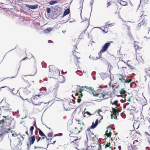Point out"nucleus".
<instances>
[{
    "label": "nucleus",
    "instance_id": "obj_1",
    "mask_svg": "<svg viewBox=\"0 0 150 150\" xmlns=\"http://www.w3.org/2000/svg\"><path fill=\"white\" fill-rule=\"evenodd\" d=\"M15 122L14 120L13 119L11 120L10 122V123L8 124V126L11 128L2 131L0 132L1 133H2L3 135H5L6 133H7L9 132V131H10L11 129H14L15 128Z\"/></svg>",
    "mask_w": 150,
    "mask_h": 150
},
{
    "label": "nucleus",
    "instance_id": "obj_2",
    "mask_svg": "<svg viewBox=\"0 0 150 150\" xmlns=\"http://www.w3.org/2000/svg\"><path fill=\"white\" fill-rule=\"evenodd\" d=\"M52 17L55 18L57 17L61 14L60 12V8L59 7L54 8L53 10L52 11Z\"/></svg>",
    "mask_w": 150,
    "mask_h": 150
},
{
    "label": "nucleus",
    "instance_id": "obj_3",
    "mask_svg": "<svg viewBox=\"0 0 150 150\" xmlns=\"http://www.w3.org/2000/svg\"><path fill=\"white\" fill-rule=\"evenodd\" d=\"M112 41H109L108 42L106 43L102 47L101 50V52H105L106 51L110 46V43L112 42Z\"/></svg>",
    "mask_w": 150,
    "mask_h": 150
},
{
    "label": "nucleus",
    "instance_id": "obj_4",
    "mask_svg": "<svg viewBox=\"0 0 150 150\" xmlns=\"http://www.w3.org/2000/svg\"><path fill=\"white\" fill-rule=\"evenodd\" d=\"M84 87L88 90L90 93H92L94 96H98L99 94L96 93V91H94V90L92 89L91 87H88L86 86H85Z\"/></svg>",
    "mask_w": 150,
    "mask_h": 150
},
{
    "label": "nucleus",
    "instance_id": "obj_5",
    "mask_svg": "<svg viewBox=\"0 0 150 150\" xmlns=\"http://www.w3.org/2000/svg\"><path fill=\"white\" fill-rule=\"evenodd\" d=\"M28 139L30 141V146H31L33 144L35 140V138L34 135L31 136L30 137H29Z\"/></svg>",
    "mask_w": 150,
    "mask_h": 150
},
{
    "label": "nucleus",
    "instance_id": "obj_6",
    "mask_svg": "<svg viewBox=\"0 0 150 150\" xmlns=\"http://www.w3.org/2000/svg\"><path fill=\"white\" fill-rule=\"evenodd\" d=\"M25 6L31 9H35L38 8V4L34 5H29L25 4Z\"/></svg>",
    "mask_w": 150,
    "mask_h": 150
},
{
    "label": "nucleus",
    "instance_id": "obj_7",
    "mask_svg": "<svg viewBox=\"0 0 150 150\" xmlns=\"http://www.w3.org/2000/svg\"><path fill=\"white\" fill-rule=\"evenodd\" d=\"M120 76H121V78H119L118 79L121 82H125V76H123L121 74H118Z\"/></svg>",
    "mask_w": 150,
    "mask_h": 150
},
{
    "label": "nucleus",
    "instance_id": "obj_8",
    "mask_svg": "<svg viewBox=\"0 0 150 150\" xmlns=\"http://www.w3.org/2000/svg\"><path fill=\"white\" fill-rule=\"evenodd\" d=\"M53 28H47L46 29H44L43 30V32L45 33H47L51 31L53 29Z\"/></svg>",
    "mask_w": 150,
    "mask_h": 150
},
{
    "label": "nucleus",
    "instance_id": "obj_9",
    "mask_svg": "<svg viewBox=\"0 0 150 150\" xmlns=\"http://www.w3.org/2000/svg\"><path fill=\"white\" fill-rule=\"evenodd\" d=\"M79 87H78L76 89V92H75V91L74 92L75 93V94L79 95V93L81 92V87L80 86H78Z\"/></svg>",
    "mask_w": 150,
    "mask_h": 150
},
{
    "label": "nucleus",
    "instance_id": "obj_10",
    "mask_svg": "<svg viewBox=\"0 0 150 150\" xmlns=\"http://www.w3.org/2000/svg\"><path fill=\"white\" fill-rule=\"evenodd\" d=\"M49 68L50 72H52V71L53 72H54V69H55V68L53 65H50L49 67Z\"/></svg>",
    "mask_w": 150,
    "mask_h": 150
},
{
    "label": "nucleus",
    "instance_id": "obj_11",
    "mask_svg": "<svg viewBox=\"0 0 150 150\" xmlns=\"http://www.w3.org/2000/svg\"><path fill=\"white\" fill-rule=\"evenodd\" d=\"M57 1L56 0H51L49 1L48 2V4L50 5H54V4L57 3Z\"/></svg>",
    "mask_w": 150,
    "mask_h": 150
},
{
    "label": "nucleus",
    "instance_id": "obj_12",
    "mask_svg": "<svg viewBox=\"0 0 150 150\" xmlns=\"http://www.w3.org/2000/svg\"><path fill=\"white\" fill-rule=\"evenodd\" d=\"M120 2H119V3L122 5L123 6H126L127 5V3L126 2L122 0H120Z\"/></svg>",
    "mask_w": 150,
    "mask_h": 150
},
{
    "label": "nucleus",
    "instance_id": "obj_13",
    "mask_svg": "<svg viewBox=\"0 0 150 150\" xmlns=\"http://www.w3.org/2000/svg\"><path fill=\"white\" fill-rule=\"evenodd\" d=\"M100 74L101 77L103 80L104 78H105L107 77L108 75L105 73H101Z\"/></svg>",
    "mask_w": 150,
    "mask_h": 150
},
{
    "label": "nucleus",
    "instance_id": "obj_14",
    "mask_svg": "<svg viewBox=\"0 0 150 150\" xmlns=\"http://www.w3.org/2000/svg\"><path fill=\"white\" fill-rule=\"evenodd\" d=\"M58 86H56V88H54L53 89H52V88H50L49 89V90L50 91V92L51 93L52 92H53V91H57V87Z\"/></svg>",
    "mask_w": 150,
    "mask_h": 150
},
{
    "label": "nucleus",
    "instance_id": "obj_15",
    "mask_svg": "<svg viewBox=\"0 0 150 150\" xmlns=\"http://www.w3.org/2000/svg\"><path fill=\"white\" fill-rule=\"evenodd\" d=\"M97 126L94 122H93L92 123V125L90 126V128L91 129H94Z\"/></svg>",
    "mask_w": 150,
    "mask_h": 150
},
{
    "label": "nucleus",
    "instance_id": "obj_16",
    "mask_svg": "<svg viewBox=\"0 0 150 150\" xmlns=\"http://www.w3.org/2000/svg\"><path fill=\"white\" fill-rule=\"evenodd\" d=\"M127 93L126 90L124 88H122L120 91V94L123 95Z\"/></svg>",
    "mask_w": 150,
    "mask_h": 150
},
{
    "label": "nucleus",
    "instance_id": "obj_17",
    "mask_svg": "<svg viewBox=\"0 0 150 150\" xmlns=\"http://www.w3.org/2000/svg\"><path fill=\"white\" fill-rule=\"evenodd\" d=\"M3 117H4V118H6L5 120L3 119V120H0V124H1V123H3L4 122H5L6 120L7 119V117H8L7 116H3Z\"/></svg>",
    "mask_w": 150,
    "mask_h": 150
},
{
    "label": "nucleus",
    "instance_id": "obj_18",
    "mask_svg": "<svg viewBox=\"0 0 150 150\" xmlns=\"http://www.w3.org/2000/svg\"><path fill=\"white\" fill-rule=\"evenodd\" d=\"M89 58L92 60H96L98 59V57H94L92 56H91V55H90L89 57Z\"/></svg>",
    "mask_w": 150,
    "mask_h": 150
},
{
    "label": "nucleus",
    "instance_id": "obj_19",
    "mask_svg": "<svg viewBox=\"0 0 150 150\" xmlns=\"http://www.w3.org/2000/svg\"><path fill=\"white\" fill-rule=\"evenodd\" d=\"M54 70L55 73L56 74V75H59L60 70L56 68Z\"/></svg>",
    "mask_w": 150,
    "mask_h": 150
},
{
    "label": "nucleus",
    "instance_id": "obj_20",
    "mask_svg": "<svg viewBox=\"0 0 150 150\" xmlns=\"http://www.w3.org/2000/svg\"><path fill=\"white\" fill-rule=\"evenodd\" d=\"M64 12L67 15L70 12V10L69 8H68L66 9L64 11Z\"/></svg>",
    "mask_w": 150,
    "mask_h": 150
},
{
    "label": "nucleus",
    "instance_id": "obj_21",
    "mask_svg": "<svg viewBox=\"0 0 150 150\" xmlns=\"http://www.w3.org/2000/svg\"><path fill=\"white\" fill-rule=\"evenodd\" d=\"M111 135L112 133L110 132H109L108 135H107L105 136V138H108V137H109L110 138V139L111 140H112V138L111 137Z\"/></svg>",
    "mask_w": 150,
    "mask_h": 150
},
{
    "label": "nucleus",
    "instance_id": "obj_22",
    "mask_svg": "<svg viewBox=\"0 0 150 150\" xmlns=\"http://www.w3.org/2000/svg\"><path fill=\"white\" fill-rule=\"evenodd\" d=\"M39 134L42 137H45V135L41 130H39Z\"/></svg>",
    "mask_w": 150,
    "mask_h": 150
},
{
    "label": "nucleus",
    "instance_id": "obj_23",
    "mask_svg": "<svg viewBox=\"0 0 150 150\" xmlns=\"http://www.w3.org/2000/svg\"><path fill=\"white\" fill-rule=\"evenodd\" d=\"M24 92L26 94H28L29 93L31 92L30 91H29L26 89V87L25 88V90H24Z\"/></svg>",
    "mask_w": 150,
    "mask_h": 150
},
{
    "label": "nucleus",
    "instance_id": "obj_24",
    "mask_svg": "<svg viewBox=\"0 0 150 150\" xmlns=\"http://www.w3.org/2000/svg\"><path fill=\"white\" fill-rule=\"evenodd\" d=\"M145 20H143L140 23H138V26L139 27H140L141 25H142L144 23Z\"/></svg>",
    "mask_w": 150,
    "mask_h": 150
},
{
    "label": "nucleus",
    "instance_id": "obj_25",
    "mask_svg": "<svg viewBox=\"0 0 150 150\" xmlns=\"http://www.w3.org/2000/svg\"><path fill=\"white\" fill-rule=\"evenodd\" d=\"M115 113L117 115H118L119 114V112L117 108H116V109L114 111Z\"/></svg>",
    "mask_w": 150,
    "mask_h": 150
},
{
    "label": "nucleus",
    "instance_id": "obj_26",
    "mask_svg": "<svg viewBox=\"0 0 150 150\" xmlns=\"http://www.w3.org/2000/svg\"><path fill=\"white\" fill-rule=\"evenodd\" d=\"M46 11L47 13H50L51 12V8L49 7L47 8H46Z\"/></svg>",
    "mask_w": 150,
    "mask_h": 150
},
{
    "label": "nucleus",
    "instance_id": "obj_27",
    "mask_svg": "<svg viewBox=\"0 0 150 150\" xmlns=\"http://www.w3.org/2000/svg\"><path fill=\"white\" fill-rule=\"evenodd\" d=\"M3 135L2 133L0 132V142L2 140L3 138Z\"/></svg>",
    "mask_w": 150,
    "mask_h": 150
},
{
    "label": "nucleus",
    "instance_id": "obj_28",
    "mask_svg": "<svg viewBox=\"0 0 150 150\" xmlns=\"http://www.w3.org/2000/svg\"><path fill=\"white\" fill-rule=\"evenodd\" d=\"M94 0H91V1L90 2V4L91 5V11H92V8H93V7H92V5L93 4Z\"/></svg>",
    "mask_w": 150,
    "mask_h": 150
},
{
    "label": "nucleus",
    "instance_id": "obj_29",
    "mask_svg": "<svg viewBox=\"0 0 150 150\" xmlns=\"http://www.w3.org/2000/svg\"><path fill=\"white\" fill-rule=\"evenodd\" d=\"M111 144L110 142L106 144H104L103 145H105V149H106L107 147H108L110 146V145Z\"/></svg>",
    "mask_w": 150,
    "mask_h": 150
},
{
    "label": "nucleus",
    "instance_id": "obj_30",
    "mask_svg": "<svg viewBox=\"0 0 150 150\" xmlns=\"http://www.w3.org/2000/svg\"><path fill=\"white\" fill-rule=\"evenodd\" d=\"M43 103V102H40V103L35 104H34L33 102H32L33 104L35 106H40L41 105V104L42 103Z\"/></svg>",
    "mask_w": 150,
    "mask_h": 150
},
{
    "label": "nucleus",
    "instance_id": "obj_31",
    "mask_svg": "<svg viewBox=\"0 0 150 150\" xmlns=\"http://www.w3.org/2000/svg\"><path fill=\"white\" fill-rule=\"evenodd\" d=\"M118 100H116L114 101L112 105H116L118 103Z\"/></svg>",
    "mask_w": 150,
    "mask_h": 150
},
{
    "label": "nucleus",
    "instance_id": "obj_32",
    "mask_svg": "<svg viewBox=\"0 0 150 150\" xmlns=\"http://www.w3.org/2000/svg\"><path fill=\"white\" fill-rule=\"evenodd\" d=\"M87 132L88 133H89L90 132H91V130H90V129H87L86 131V135H87V134L86 133V132ZM86 138H87V141L88 140V137L87 136H86Z\"/></svg>",
    "mask_w": 150,
    "mask_h": 150
},
{
    "label": "nucleus",
    "instance_id": "obj_33",
    "mask_svg": "<svg viewBox=\"0 0 150 150\" xmlns=\"http://www.w3.org/2000/svg\"><path fill=\"white\" fill-rule=\"evenodd\" d=\"M115 88L114 89H113V91H112V92L110 93V94L109 95V96H110L112 94H115L114 92L115 91Z\"/></svg>",
    "mask_w": 150,
    "mask_h": 150
},
{
    "label": "nucleus",
    "instance_id": "obj_34",
    "mask_svg": "<svg viewBox=\"0 0 150 150\" xmlns=\"http://www.w3.org/2000/svg\"><path fill=\"white\" fill-rule=\"evenodd\" d=\"M104 52H101V50H100V52L98 53V55L99 56V57L98 58V59H99L100 58V57L101 56V53H103Z\"/></svg>",
    "mask_w": 150,
    "mask_h": 150
},
{
    "label": "nucleus",
    "instance_id": "obj_35",
    "mask_svg": "<svg viewBox=\"0 0 150 150\" xmlns=\"http://www.w3.org/2000/svg\"><path fill=\"white\" fill-rule=\"evenodd\" d=\"M34 129V127L33 126H32L30 127V132H32L33 131V130Z\"/></svg>",
    "mask_w": 150,
    "mask_h": 150
},
{
    "label": "nucleus",
    "instance_id": "obj_36",
    "mask_svg": "<svg viewBox=\"0 0 150 150\" xmlns=\"http://www.w3.org/2000/svg\"><path fill=\"white\" fill-rule=\"evenodd\" d=\"M79 93H80L79 95L75 94L76 96H78V95H80V98L82 97L83 96V93H82L81 92Z\"/></svg>",
    "mask_w": 150,
    "mask_h": 150
},
{
    "label": "nucleus",
    "instance_id": "obj_37",
    "mask_svg": "<svg viewBox=\"0 0 150 150\" xmlns=\"http://www.w3.org/2000/svg\"><path fill=\"white\" fill-rule=\"evenodd\" d=\"M132 81V80L131 79H128L127 80H125V83H129L131 81Z\"/></svg>",
    "mask_w": 150,
    "mask_h": 150
},
{
    "label": "nucleus",
    "instance_id": "obj_38",
    "mask_svg": "<svg viewBox=\"0 0 150 150\" xmlns=\"http://www.w3.org/2000/svg\"><path fill=\"white\" fill-rule=\"evenodd\" d=\"M53 135V134L52 133H50L48 134V136L49 137H51Z\"/></svg>",
    "mask_w": 150,
    "mask_h": 150
},
{
    "label": "nucleus",
    "instance_id": "obj_39",
    "mask_svg": "<svg viewBox=\"0 0 150 150\" xmlns=\"http://www.w3.org/2000/svg\"><path fill=\"white\" fill-rule=\"evenodd\" d=\"M36 98V97L35 96H34L33 97L31 98V102L32 103V102H33V100H35Z\"/></svg>",
    "mask_w": 150,
    "mask_h": 150
},
{
    "label": "nucleus",
    "instance_id": "obj_40",
    "mask_svg": "<svg viewBox=\"0 0 150 150\" xmlns=\"http://www.w3.org/2000/svg\"><path fill=\"white\" fill-rule=\"evenodd\" d=\"M27 76H22V78L25 81H26V80H28L26 78H24V77Z\"/></svg>",
    "mask_w": 150,
    "mask_h": 150
},
{
    "label": "nucleus",
    "instance_id": "obj_41",
    "mask_svg": "<svg viewBox=\"0 0 150 150\" xmlns=\"http://www.w3.org/2000/svg\"><path fill=\"white\" fill-rule=\"evenodd\" d=\"M99 122V120L98 119H97L96 120L95 122V124L97 126L98 125Z\"/></svg>",
    "mask_w": 150,
    "mask_h": 150
},
{
    "label": "nucleus",
    "instance_id": "obj_42",
    "mask_svg": "<svg viewBox=\"0 0 150 150\" xmlns=\"http://www.w3.org/2000/svg\"><path fill=\"white\" fill-rule=\"evenodd\" d=\"M18 135V134H16V133H13L12 134V135L14 137H16V136H17Z\"/></svg>",
    "mask_w": 150,
    "mask_h": 150
},
{
    "label": "nucleus",
    "instance_id": "obj_43",
    "mask_svg": "<svg viewBox=\"0 0 150 150\" xmlns=\"http://www.w3.org/2000/svg\"><path fill=\"white\" fill-rule=\"evenodd\" d=\"M18 91H19V90H18L16 92H13L11 91V92L13 95H15L17 93Z\"/></svg>",
    "mask_w": 150,
    "mask_h": 150
},
{
    "label": "nucleus",
    "instance_id": "obj_44",
    "mask_svg": "<svg viewBox=\"0 0 150 150\" xmlns=\"http://www.w3.org/2000/svg\"><path fill=\"white\" fill-rule=\"evenodd\" d=\"M100 94H101V96H102V97H105L106 96V95H107L108 96V93H107L106 94H103V93H100Z\"/></svg>",
    "mask_w": 150,
    "mask_h": 150
},
{
    "label": "nucleus",
    "instance_id": "obj_45",
    "mask_svg": "<svg viewBox=\"0 0 150 150\" xmlns=\"http://www.w3.org/2000/svg\"><path fill=\"white\" fill-rule=\"evenodd\" d=\"M9 109H3V111L4 112H8V111L9 110Z\"/></svg>",
    "mask_w": 150,
    "mask_h": 150
},
{
    "label": "nucleus",
    "instance_id": "obj_46",
    "mask_svg": "<svg viewBox=\"0 0 150 150\" xmlns=\"http://www.w3.org/2000/svg\"><path fill=\"white\" fill-rule=\"evenodd\" d=\"M81 100V99L80 98H78L77 100V102L78 103H79Z\"/></svg>",
    "mask_w": 150,
    "mask_h": 150
},
{
    "label": "nucleus",
    "instance_id": "obj_47",
    "mask_svg": "<svg viewBox=\"0 0 150 150\" xmlns=\"http://www.w3.org/2000/svg\"><path fill=\"white\" fill-rule=\"evenodd\" d=\"M85 113H87L88 115H89V114H90V113L89 112H84V111H83L82 112V114H85Z\"/></svg>",
    "mask_w": 150,
    "mask_h": 150
},
{
    "label": "nucleus",
    "instance_id": "obj_48",
    "mask_svg": "<svg viewBox=\"0 0 150 150\" xmlns=\"http://www.w3.org/2000/svg\"><path fill=\"white\" fill-rule=\"evenodd\" d=\"M81 139V138H80L78 139H74L73 141L72 142H73V143H75V142H76L77 140H78L79 139Z\"/></svg>",
    "mask_w": 150,
    "mask_h": 150
},
{
    "label": "nucleus",
    "instance_id": "obj_49",
    "mask_svg": "<svg viewBox=\"0 0 150 150\" xmlns=\"http://www.w3.org/2000/svg\"><path fill=\"white\" fill-rule=\"evenodd\" d=\"M129 67L130 69H134L132 66L131 65L129 66Z\"/></svg>",
    "mask_w": 150,
    "mask_h": 150
},
{
    "label": "nucleus",
    "instance_id": "obj_50",
    "mask_svg": "<svg viewBox=\"0 0 150 150\" xmlns=\"http://www.w3.org/2000/svg\"><path fill=\"white\" fill-rule=\"evenodd\" d=\"M24 100H25V101H26L27 102H28L29 103H30L31 102L30 101H29V100L28 98H25V99H24Z\"/></svg>",
    "mask_w": 150,
    "mask_h": 150
},
{
    "label": "nucleus",
    "instance_id": "obj_51",
    "mask_svg": "<svg viewBox=\"0 0 150 150\" xmlns=\"http://www.w3.org/2000/svg\"><path fill=\"white\" fill-rule=\"evenodd\" d=\"M111 2H109L107 3V5H108L107 7H108L109 6H110L111 5Z\"/></svg>",
    "mask_w": 150,
    "mask_h": 150
},
{
    "label": "nucleus",
    "instance_id": "obj_52",
    "mask_svg": "<svg viewBox=\"0 0 150 150\" xmlns=\"http://www.w3.org/2000/svg\"><path fill=\"white\" fill-rule=\"evenodd\" d=\"M141 2V0H140V4H139L138 6V8L137 9V10L139 8V7H140V4Z\"/></svg>",
    "mask_w": 150,
    "mask_h": 150
},
{
    "label": "nucleus",
    "instance_id": "obj_53",
    "mask_svg": "<svg viewBox=\"0 0 150 150\" xmlns=\"http://www.w3.org/2000/svg\"><path fill=\"white\" fill-rule=\"evenodd\" d=\"M100 112H102V110H99V111L98 112V114L99 115V116H102V115H101L100 114Z\"/></svg>",
    "mask_w": 150,
    "mask_h": 150
},
{
    "label": "nucleus",
    "instance_id": "obj_54",
    "mask_svg": "<svg viewBox=\"0 0 150 150\" xmlns=\"http://www.w3.org/2000/svg\"><path fill=\"white\" fill-rule=\"evenodd\" d=\"M113 117H114V115H113V114L112 113H111V114L110 115V118H111L112 119H113Z\"/></svg>",
    "mask_w": 150,
    "mask_h": 150
},
{
    "label": "nucleus",
    "instance_id": "obj_55",
    "mask_svg": "<svg viewBox=\"0 0 150 150\" xmlns=\"http://www.w3.org/2000/svg\"><path fill=\"white\" fill-rule=\"evenodd\" d=\"M84 87L83 86L82 87H81V92L82 91H84L85 90L82 88H83Z\"/></svg>",
    "mask_w": 150,
    "mask_h": 150
},
{
    "label": "nucleus",
    "instance_id": "obj_56",
    "mask_svg": "<svg viewBox=\"0 0 150 150\" xmlns=\"http://www.w3.org/2000/svg\"><path fill=\"white\" fill-rule=\"evenodd\" d=\"M66 15H67L64 12L62 16H61L62 18H63Z\"/></svg>",
    "mask_w": 150,
    "mask_h": 150
},
{
    "label": "nucleus",
    "instance_id": "obj_57",
    "mask_svg": "<svg viewBox=\"0 0 150 150\" xmlns=\"http://www.w3.org/2000/svg\"><path fill=\"white\" fill-rule=\"evenodd\" d=\"M66 15H67L64 12L62 16H61L62 18H63Z\"/></svg>",
    "mask_w": 150,
    "mask_h": 150
},
{
    "label": "nucleus",
    "instance_id": "obj_58",
    "mask_svg": "<svg viewBox=\"0 0 150 150\" xmlns=\"http://www.w3.org/2000/svg\"><path fill=\"white\" fill-rule=\"evenodd\" d=\"M27 149H30V144H27Z\"/></svg>",
    "mask_w": 150,
    "mask_h": 150
},
{
    "label": "nucleus",
    "instance_id": "obj_59",
    "mask_svg": "<svg viewBox=\"0 0 150 150\" xmlns=\"http://www.w3.org/2000/svg\"><path fill=\"white\" fill-rule=\"evenodd\" d=\"M101 91V90L100 89H97V91H96V92H98V93H100V91Z\"/></svg>",
    "mask_w": 150,
    "mask_h": 150
},
{
    "label": "nucleus",
    "instance_id": "obj_60",
    "mask_svg": "<svg viewBox=\"0 0 150 150\" xmlns=\"http://www.w3.org/2000/svg\"><path fill=\"white\" fill-rule=\"evenodd\" d=\"M8 89H9V91H13L14 90H15V88H13V89H10V88H8Z\"/></svg>",
    "mask_w": 150,
    "mask_h": 150
},
{
    "label": "nucleus",
    "instance_id": "obj_61",
    "mask_svg": "<svg viewBox=\"0 0 150 150\" xmlns=\"http://www.w3.org/2000/svg\"><path fill=\"white\" fill-rule=\"evenodd\" d=\"M27 58V57H25L23 59H22L21 61V62L22 61L25 60L26 58Z\"/></svg>",
    "mask_w": 150,
    "mask_h": 150
},
{
    "label": "nucleus",
    "instance_id": "obj_62",
    "mask_svg": "<svg viewBox=\"0 0 150 150\" xmlns=\"http://www.w3.org/2000/svg\"><path fill=\"white\" fill-rule=\"evenodd\" d=\"M7 3L9 4H11V2L9 0H7Z\"/></svg>",
    "mask_w": 150,
    "mask_h": 150
},
{
    "label": "nucleus",
    "instance_id": "obj_63",
    "mask_svg": "<svg viewBox=\"0 0 150 150\" xmlns=\"http://www.w3.org/2000/svg\"><path fill=\"white\" fill-rule=\"evenodd\" d=\"M5 107H4V106L1 107L0 108V110H2V109H3L4 108H5Z\"/></svg>",
    "mask_w": 150,
    "mask_h": 150
},
{
    "label": "nucleus",
    "instance_id": "obj_64",
    "mask_svg": "<svg viewBox=\"0 0 150 150\" xmlns=\"http://www.w3.org/2000/svg\"><path fill=\"white\" fill-rule=\"evenodd\" d=\"M127 101L129 102H131V99L130 98H129L128 99Z\"/></svg>",
    "mask_w": 150,
    "mask_h": 150
}]
</instances>
